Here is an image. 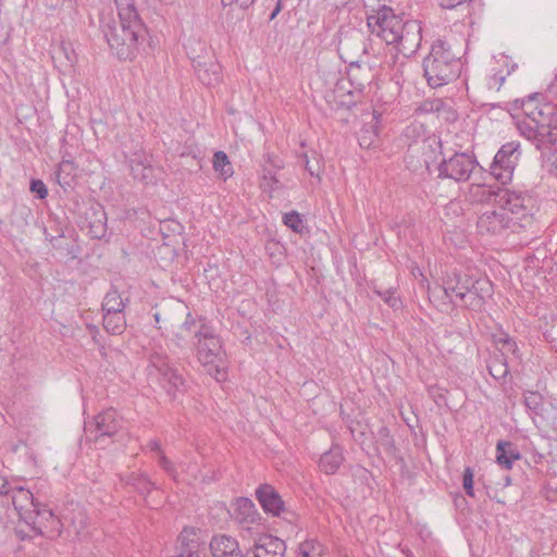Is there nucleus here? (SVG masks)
<instances>
[{
	"mask_svg": "<svg viewBox=\"0 0 557 557\" xmlns=\"http://www.w3.org/2000/svg\"><path fill=\"white\" fill-rule=\"evenodd\" d=\"M445 108V100L435 98L424 100L419 107V111L422 113H436L437 115L443 112Z\"/></svg>",
	"mask_w": 557,
	"mask_h": 557,
	"instance_id": "nucleus-41",
	"label": "nucleus"
},
{
	"mask_svg": "<svg viewBox=\"0 0 557 557\" xmlns=\"http://www.w3.org/2000/svg\"><path fill=\"white\" fill-rule=\"evenodd\" d=\"M261 187L269 191L277 190L281 187V183L274 171L267 169L263 170Z\"/></svg>",
	"mask_w": 557,
	"mask_h": 557,
	"instance_id": "nucleus-42",
	"label": "nucleus"
},
{
	"mask_svg": "<svg viewBox=\"0 0 557 557\" xmlns=\"http://www.w3.org/2000/svg\"><path fill=\"white\" fill-rule=\"evenodd\" d=\"M119 22L102 25V33L112 51L120 60H133L148 35L135 0H113Z\"/></svg>",
	"mask_w": 557,
	"mask_h": 557,
	"instance_id": "nucleus-1",
	"label": "nucleus"
},
{
	"mask_svg": "<svg viewBox=\"0 0 557 557\" xmlns=\"http://www.w3.org/2000/svg\"><path fill=\"white\" fill-rule=\"evenodd\" d=\"M539 94L529 95L527 98L516 100V103L520 102L521 110L523 111L524 117L522 120H531L535 117L539 106L542 104L537 101Z\"/></svg>",
	"mask_w": 557,
	"mask_h": 557,
	"instance_id": "nucleus-37",
	"label": "nucleus"
},
{
	"mask_svg": "<svg viewBox=\"0 0 557 557\" xmlns=\"http://www.w3.org/2000/svg\"><path fill=\"white\" fill-rule=\"evenodd\" d=\"M33 519L34 523H26V525L35 535H41L44 533L42 528L45 522L51 521V523L62 524L60 520L54 518L52 510L42 506L40 503H38L37 508H35Z\"/></svg>",
	"mask_w": 557,
	"mask_h": 557,
	"instance_id": "nucleus-27",
	"label": "nucleus"
},
{
	"mask_svg": "<svg viewBox=\"0 0 557 557\" xmlns=\"http://www.w3.org/2000/svg\"><path fill=\"white\" fill-rule=\"evenodd\" d=\"M482 169L474 153L469 151H456L448 158H443L438 163L437 177L441 180H451L455 183H465L470 181L475 169Z\"/></svg>",
	"mask_w": 557,
	"mask_h": 557,
	"instance_id": "nucleus-8",
	"label": "nucleus"
},
{
	"mask_svg": "<svg viewBox=\"0 0 557 557\" xmlns=\"http://www.w3.org/2000/svg\"><path fill=\"white\" fill-rule=\"evenodd\" d=\"M209 548L213 557H247V553L242 552L236 539L225 534L214 535Z\"/></svg>",
	"mask_w": 557,
	"mask_h": 557,
	"instance_id": "nucleus-20",
	"label": "nucleus"
},
{
	"mask_svg": "<svg viewBox=\"0 0 557 557\" xmlns=\"http://www.w3.org/2000/svg\"><path fill=\"white\" fill-rule=\"evenodd\" d=\"M200 326L195 331V348L198 361L209 375L218 382L226 380V360L220 337L207 319H200Z\"/></svg>",
	"mask_w": 557,
	"mask_h": 557,
	"instance_id": "nucleus-4",
	"label": "nucleus"
},
{
	"mask_svg": "<svg viewBox=\"0 0 557 557\" xmlns=\"http://www.w3.org/2000/svg\"><path fill=\"white\" fill-rule=\"evenodd\" d=\"M213 169L223 181H226L234 174L231 161L224 151H216L213 154Z\"/></svg>",
	"mask_w": 557,
	"mask_h": 557,
	"instance_id": "nucleus-32",
	"label": "nucleus"
},
{
	"mask_svg": "<svg viewBox=\"0 0 557 557\" xmlns=\"http://www.w3.org/2000/svg\"><path fill=\"white\" fill-rule=\"evenodd\" d=\"M11 492V486L8 481L0 476V495H9Z\"/></svg>",
	"mask_w": 557,
	"mask_h": 557,
	"instance_id": "nucleus-53",
	"label": "nucleus"
},
{
	"mask_svg": "<svg viewBox=\"0 0 557 557\" xmlns=\"http://www.w3.org/2000/svg\"><path fill=\"white\" fill-rule=\"evenodd\" d=\"M123 419L113 408H108L90 421H85L86 438L97 445H102L107 438H112L123 428Z\"/></svg>",
	"mask_w": 557,
	"mask_h": 557,
	"instance_id": "nucleus-10",
	"label": "nucleus"
},
{
	"mask_svg": "<svg viewBox=\"0 0 557 557\" xmlns=\"http://www.w3.org/2000/svg\"><path fill=\"white\" fill-rule=\"evenodd\" d=\"M88 329L90 331V334L95 337L97 334H99V329L96 325H88Z\"/></svg>",
	"mask_w": 557,
	"mask_h": 557,
	"instance_id": "nucleus-60",
	"label": "nucleus"
},
{
	"mask_svg": "<svg viewBox=\"0 0 557 557\" xmlns=\"http://www.w3.org/2000/svg\"><path fill=\"white\" fill-rule=\"evenodd\" d=\"M29 189L38 199H45L48 196V188L41 180H32Z\"/></svg>",
	"mask_w": 557,
	"mask_h": 557,
	"instance_id": "nucleus-48",
	"label": "nucleus"
},
{
	"mask_svg": "<svg viewBox=\"0 0 557 557\" xmlns=\"http://www.w3.org/2000/svg\"><path fill=\"white\" fill-rule=\"evenodd\" d=\"M223 7L232 5L234 2H230V0H221Z\"/></svg>",
	"mask_w": 557,
	"mask_h": 557,
	"instance_id": "nucleus-62",
	"label": "nucleus"
},
{
	"mask_svg": "<svg viewBox=\"0 0 557 557\" xmlns=\"http://www.w3.org/2000/svg\"><path fill=\"white\" fill-rule=\"evenodd\" d=\"M299 158H300V161H301V163H302L304 165H305V164H307V162H309V161H310L309 156H308V153H307V152L301 153V154L299 156Z\"/></svg>",
	"mask_w": 557,
	"mask_h": 557,
	"instance_id": "nucleus-59",
	"label": "nucleus"
},
{
	"mask_svg": "<svg viewBox=\"0 0 557 557\" xmlns=\"http://www.w3.org/2000/svg\"><path fill=\"white\" fill-rule=\"evenodd\" d=\"M69 531L77 537H84L88 533L89 519L84 510L78 509L70 518Z\"/></svg>",
	"mask_w": 557,
	"mask_h": 557,
	"instance_id": "nucleus-31",
	"label": "nucleus"
},
{
	"mask_svg": "<svg viewBox=\"0 0 557 557\" xmlns=\"http://www.w3.org/2000/svg\"><path fill=\"white\" fill-rule=\"evenodd\" d=\"M345 460L341 445L333 444L329 450L323 453L319 460V469L324 474H335Z\"/></svg>",
	"mask_w": 557,
	"mask_h": 557,
	"instance_id": "nucleus-22",
	"label": "nucleus"
},
{
	"mask_svg": "<svg viewBox=\"0 0 557 557\" xmlns=\"http://www.w3.org/2000/svg\"><path fill=\"white\" fill-rule=\"evenodd\" d=\"M131 174L135 180L148 182L152 176V166L146 153H134L129 160Z\"/></svg>",
	"mask_w": 557,
	"mask_h": 557,
	"instance_id": "nucleus-26",
	"label": "nucleus"
},
{
	"mask_svg": "<svg viewBox=\"0 0 557 557\" xmlns=\"http://www.w3.org/2000/svg\"><path fill=\"white\" fill-rule=\"evenodd\" d=\"M520 156V144L518 141L504 144L496 152L490 166L491 175L503 185L510 183Z\"/></svg>",
	"mask_w": 557,
	"mask_h": 557,
	"instance_id": "nucleus-11",
	"label": "nucleus"
},
{
	"mask_svg": "<svg viewBox=\"0 0 557 557\" xmlns=\"http://www.w3.org/2000/svg\"><path fill=\"white\" fill-rule=\"evenodd\" d=\"M12 504L17 511L20 519L25 523H34V511L38 506V500L34 497V494L22 486L11 487L10 492Z\"/></svg>",
	"mask_w": 557,
	"mask_h": 557,
	"instance_id": "nucleus-17",
	"label": "nucleus"
},
{
	"mask_svg": "<svg viewBox=\"0 0 557 557\" xmlns=\"http://www.w3.org/2000/svg\"><path fill=\"white\" fill-rule=\"evenodd\" d=\"M493 79H494V82H495V84H494V85L498 84V86H500V85L504 83V81H505V76H502V75H500V76L494 75V76H493Z\"/></svg>",
	"mask_w": 557,
	"mask_h": 557,
	"instance_id": "nucleus-58",
	"label": "nucleus"
},
{
	"mask_svg": "<svg viewBox=\"0 0 557 557\" xmlns=\"http://www.w3.org/2000/svg\"><path fill=\"white\" fill-rule=\"evenodd\" d=\"M281 11H282V0H278L274 10L270 14V21L274 20Z\"/></svg>",
	"mask_w": 557,
	"mask_h": 557,
	"instance_id": "nucleus-57",
	"label": "nucleus"
},
{
	"mask_svg": "<svg viewBox=\"0 0 557 557\" xmlns=\"http://www.w3.org/2000/svg\"><path fill=\"white\" fill-rule=\"evenodd\" d=\"M286 544L273 535L261 536L256 544L247 550V557H284Z\"/></svg>",
	"mask_w": 557,
	"mask_h": 557,
	"instance_id": "nucleus-19",
	"label": "nucleus"
},
{
	"mask_svg": "<svg viewBox=\"0 0 557 557\" xmlns=\"http://www.w3.org/2000/svg\"><path fill=\"white\" fill-rule=\"evenodd\" d=\"M147 374L150 381L157 382L172 398L185 391L183 373L169 361L165 351L160 347L148 356Z\"/></svg>",
	"mask_w": 557,
	"mask_h": 557,
	"instance_id": "nucleus-7",
	"label": "nucleus"
},
{
	"mask_svg": "<svg viewBox=\"0 0 557 557\" xmlns=\"http://www.w3.org/2000/svg\"><path fill=\"white\" fill-rule=\"evenodd\" d=\"M269 160L272 162L273 166L277 170L282 168L281 162L272 160V158H269Z\"/></svg>",
	"mask_w": 557,
	"mask_h": 557,
	"instance_id": "nucleus-61",
	"label": "nucleus"
},
{
	"mask_svg": "<svg viewBox=\"0 0 557 557\" xmlns=\"http://www.w3.org/2000/svg\"><path fill=\"white\" fill-rule=\"evenodd\" d=\"M305 170L311 175L319 177V165L313 166L310 161L307 162V164L304 165Z\"/></svg>",
	"mask_w": 557,
	"mask_h": 557,
	"instance_id": "nucleus-54",
	"label": "nucleus"
},
{
	"mask_svg": "<svg viewBox=\"0 0 557 557\" xmlns=\"http://www.w3.org/2000/svg\"><path fill=\"white\" fill-rule=\"evenodd\" d=\"M382 114L373 110L363 121L362 127L358 133V143L362 149H377L382 145L380 135Z\"/></svg>",
	"mask_w": 557,
	"mask_h": 557,
	"instance_id": "nucleus-14",
	"label": "nucleus"
},
{
	"mask_svg": "<svg viewBox=\"0 0 557 557\" xmlns=\"http://www.w3.org/2000/svg\"><path fill=\"white\" fill-rule=\"evenodd\" d=\"M377 442L388 455H395L397 451L395 440L387 426H381L377 431Z\"/></svg>",
	"mask_w": 557,
	"mask_h": 557,
	"instance_id": "nucleus-38",
	"label": "nucleus"
},
{
	"mask_svg": "<svg viewBox=\"0 0 557 557\" xmlns=\"http://www.w3.org/2000/svg\"><path fill=\"white\" fill-rule=\"evenodd\" d=\"M329 7L334 9H341L344 8L349 0H323Z\"/></svg>",
	"mask_w": 557,
	"mask_h": 557,
	"instance_id": "nucleus-52",
	"label": "nucleus"
},
{
	"mask_svg": "<svg viewBox=\"0 0 557 557\" xmlns=\"http://www.w3.org/2000/svg\"><path fill=\"white\" fill-rule=\"evenodd\" d=\"M128 299H123L121 294L115 289L111 288L104 296L101 310L102 313L113 311V312H123Z\"/></svg>",
	"mask_w": 557,
	"mask_h": 557,
	"instance_id": "nucleus-30",
	"label": "nucleus"
},
{
	"mask_svg": "<svg viewBox=\"0 0 557 557\" xmlns=\"http://www.w3.org/2000/svg\"><path fill=\"white\" fill-rule=\"evenodd\" d=\"M472 0H438V4L443 9L455 10L458 8H466Z\"/></svg>",
	"mask_w": 557,
	"mask_h": 557,
	"instance_id": "nucleus-49",
	"label": "nucleus"
},
{
	"mask_svg": "<svg viewBox=\"0 0 557 557\" xmlns=\"http://www.w3.org/2000/svg\"><path fill=\"white\" fill-rule=\"evenodd\" d=\"M76 166L73 160L63 158L57 171L58 182L61 186H71L75 176Z\"/></svg>",
	"mask_w": 557,
	"mask_h": 557,
	"instance_id": "nucleus-35",
	"label": "nucleus"
},
{
	"mask_svg": "<svg viewBox=\"0 0 557 557\" xmlns=\"http://www.w3.org/2000/svg\"><path fill=\"white\" fill-rule=\"evenodd\" d=\"M521 458L520 453L517 450L511 442L499 441L496 445V459L498 465L505 469H511L513 461Z\"/></svg>",
	"mask_w": 557,
	"mask_h": 557,
	"instance_id": "nucleus-28",
	"label": "nucleus"
},
{
	"mask_svg": "<svg viewBox=\"0 0 557 557\" xmlns=\"http://www.w3.org/2000/svg\"><path fill=\"white\" fill-rule=\"evenodd\" d=\"M497 344H502L503 348L506 349L508 352H511L513 355L518 351V345L516 341L510 337L507 333H500L499 336L496 338Z\"/></svg>",
	"mask_w": 557,
	"mask_h": 557,
	"instance_id": "nucleus-45",
	"label": "nucleus"
},
{
	"mask_svg": "<svg viewBox=\"0 0 557 557\" xmlns=\"http://www.w3.org/2000/svg\"><path fill=\"white\" fill-rule=\"evenodd\" d=\"M476 189L482 190L483 193L485 191V187L482 185H476Z\"/></svg>",
	"mask_w": 557,
	"mask_h": 557,
	"instance_id": "nucleus-64",
	"label": "nucleus"
},
{
	"mask_svg": "<svg viewBox=\"0 0 557 557\" xmlns=\"http://www.w3.org/2000/svg\"><path fill=\"white\" fill-rule=\"evenodd\" d=\"M373 292L392 309L398 310L401 308L403 302L397 295L396 288H387L384 290L374 289Z\"/></svg>",
	"mask_w": 557,
	"mask_h": 557,
	"instance_id": "nucleus-39",
	"label": "nucleus"
},
{
	"mask_svg": "<svg viewBox=\"0 0 557 557\" xmlns=\"http://www.w3.org/2000/svg\"><path fill=\"white\" fill-rule=\"evenodd\" d=\"M517 128L537 150L550 149L557 145V106L552 102L540 104L535 117L518 120Z\"/></svg>",
	"mask_w": 557,
	"mask_h": 557,
	"instance_id": "nucleus-5",
	"label": "nucleus"
},
{
	"mask_svg": "<svg viewBox=\"0 0 557 557\" xmlns=\"http://www.w3.org/2000/svg\"><path fill=\"white\" fill-rule=\"evenodd\" d=\"M324 545L313 537H308L298 546V557H322Z\"/></svg>",
	"mask_w": 557,
	"mask_h": 557,
	"instance_id": "nucleus-33",
	"label": "nucleus"
},
{
	"mask_svg": "<svg viewBox=\"0 0 557 557\" xmlns=\"http://www.w3.org/2000/svg\"><path fill=\"white\" fill-rule=\"evenodd\" d=\"M15 534L16 536L24 541V540H27V539H30L33 537V535H35L34 533L33 534H29V533H26L23 529H21L20 527L15 528Z\"/></svg>",
	"mask_w": 557,
	"mask_h": 557,
	"instance_id": "nucleus-55",
	"label": "nucleus"
},
{
	"mask_svg": "<svg viewBox=\"0 0 557 557\" xmlns=\"http://www.w3.org/2000/svg\"><path fill=\"white\" fill-rule=\"evenodd\" d=\"M237 508L243 511L245 521H253L255 505L248 498H240L237 502Z\"/></svg>",
	"mask_w": 557,
	"mask_h": 557,
	"instance_id": "nucleus-44",
	"label": "nucleus"
},
{
	"mask_svg": "<svg viewBox=\"0 0 557 557\" xmlns=\"http://www.w3.org/2000/svg\"><path fill=\"white\" fill-rule=\"evenodd\" d=\"M256 0H230V2H236L244 10L250 8Z\"/></svg>",
	"mask_w": 557,
	"mask_h": 557,
	"instance_id": "nucleus-56",
	"label": "nucleus"
},
{
	"mask_svg": "<svg viewBox=\"0 0 557 557\" xmlns=\"http://www.w3.org/2000/svg\"><path fill=\"white\" fill-rule=\"evenodd\" d=\"M334 96L338 98V104L346 109L356 106L360 96L357 95L355 88L350 87V83L345 76H342L335 84Z\"/></svg>",
	"mask_w": 557,
	"mask_h": 557,
	"instance_id": "nucleus-24",
	"label": "nucleus"
},
{
	"mask_svg": "<svg viewBox=\"0 0 557 557\" xmlns=\"http://www.w3.org/2000/svg\"><path fill=\"white\" fill-rule=\"evenodd\" d=\"M525 407L535 414H540L543 409V396L539 392H527L523 394Z\"/></svg>",
	"mask_w": 557,
	"mask_h": 557,
	"instance_id": "nucleus-40",
	"label": "nucleus"
},
{
	"mask_svg": "<svg viewBox=\"0 0 557 557\" xmlns=\"http://www.w3.org/2000/svg\"><path fill=\"white\" fill-rule=\"evenodd\" d=\"M159 466L164 470V472L172 478L173 480H176L178 472L175 467V465L164 455V453H160L159 456H157Z\"/></svg>",
	"mask_w": 557,
	"mask_h": 557,
	"instance_id": "nucleus-43",
	"label": "nucleus"
},
{
	"mask_svg": "<svg viewBox=\"0 0 557 557\" xmlns=\"http://www.w3.org/2000/svg\"><path fill=\"white\" fill-rule=\"evenodd\" d=\"M107 221L104 208L99 203H94L84 212L82 228H86L91 238L101 239L107 234Z\"/></svg>",
	"mask_w": 557,
	"mask_h": 557,
	"instance_id": "nucleus-16",
	"label": "nucleus"
},
{
	"mask_svg": "<svg viewBox=\"0 0 557 557\" xmlns=\"http://www.w3.org/2000/svg\"><path fill=\"white\" fill-rule=\"evenodd\" d=\"M102 325L109 334L121 335L126 329V318L124 311H109L102 313Z\"/></svg>",
	"mask_w": 557,
	"mask_h": 557,
	"instance_id": "nucleus-29",
	"label": "nucleus"
},
{
	"mask_svg": "<svg viewBox=\"0 0 557 557\" xmlns=\"http://www.w3.org/2000/svg\"><path fill=\"white\" fill-rule=\"evenodd\" d=\"M437 116L444 119L445 121L453 122L457 119V113L453 107L447 101H445V108L443 112H441V114Z\"/></svg>",
	"mask_w": 557,
	"mask_h": 557,
	"instance_id": "nucleus-50",
	"label": "nucleus"
},
{
	"mask_svg": "<svg viewBox=\"0 0 557 557\" xmlns=\"http://www.w3.org/2000/svg\"><path fill=\"white\" fill-rule=\"evenodd\" d=\"M429 299L442 312L458 307V302L454 299L449 292L446 293V284L435 285L428 289Z\"/></svg>",
	"mask_w": 557,
	"mask_h": 557,
	"instance_id": "nucleus-23",
	"label": "nucleus"
},
{
	"mask_svg": "<svg viewBox=\"0 0 557 557\" xmlns=\"http://www.w3.org/2000/svg\"><path fill=\"white\" fill-rule=\"evenodd\" d=\"M153 318H154L156 323H159V321H160V313H159V312H156V313L153 314Z\"/></svg>",
	"mask_w": 557,
	"mask_h": 557,
	"instance_id": "nucleus-63",
	"label": "nucleus"
},
{
	"mask_svg": "<svg viewBox=\"0 0 557 557\" xmlns=\"http://www.w3.org/2000/svg\"><path fill=\"white\" fill-rule=\"evenodd\" d=\"M345 77L350 83V87L355 88L358 96H362L373 78L370 66L359 63H351L347 69Z\"/></svg>",
	"mask_w": 557,
	"mask_h": 557,
	"instance_id": "nucleus-21",
	"label": "nucleus"
},
{
	"mask_svg": "<svg viewBox=\"0 0 557 557\" xmlns=\"http://www.w3.org/2000/svg\"><path fill=\"white\" fill-rule=\"evenodd\" d=\"M487 369L496 381H502L509 374V368L504 355L495 356L488 360Z\"/></svg>",
	"mask_w": 557,
	"mask_h": 557,
	"instance_id": "nucleus-34",
	"label": "nucleus"
},
{
	"mask_svg": "<svg viewBox=\"0 0 557 557\" xmlns=\"http://www.w3.org/2000/svg\"><path fill=\"white\" fill-rule=\"evenodd\" d=\"M121 482L125 485L131 486L138 494L146 496L153 488H156V484L150 480V478L144 472H131L123 476H121Z\"/></svg>",
	"mask_w": 557,
	"mask_h": 557,
	"instance_id": "nucleus-25",
	"label": "nucleus"
},
{
	"mask_svg": "<svg viewBox=\"0 0 557 557\" xmlns=\"http://www.w3.org/2000/svg\"><path fill=\"white\" fill-rule=\"evenodd\" d=\"M256 498L260 503L262 509L273 517H281L287 511L281 495L270 484H261L256 490Z\"/></svg>",
	"mask_w": 557,
	"mask_h": 557,
	"instance_id": "nucleus-18",
	"label": "nucleus"
},
{
	"mask_svg": "<svg viewBox=\"0 0 557 557\" xmlns=\"http://www.w3.org/2000/svg\"><path fill=\"white\" fill-rule=\"evenodd\" d=\"M421 23L417 20H406L398 33V38H396V41L393 45L396 46L399 53L406 58H410L416 54L421 46Z\"/></svg>",
	"mask_w": 557,
	"mask_h": 557,
	"instance_id": "nucleus-13",
	"label": "nucleus"
},
{
	"mask_svg": "<svg viewBox=\"0 0 557 557\" xmlns=\"http://www.w3.org/2000/svg\"><path fill=\"white\" fill-rule=\"evenodd\" d=\"M496 201L503 211L507 212L512 224L520 231L533 224L535 198L529 190L518 188H502L495 193Z\"/></svg>",
	"mask_w": 557,
	"mask_h": 557,
	"instance_id": "nucleus-6",
	"label": "nucleus"
},
{
	"mask_svg": "<svg viewBox=\"0 0 557 557\" xmlns=\"http://www.w3.org/2000/svg\"><path fill=\"white\" fill-rule=\"evenodd\" d=\"M446 293L460 300L458 307L471 311H482L486 299L493 295V284L488 278L474 277L468 272L454 270L444 278Z\"/></svg>",
	"mask_w": 557,
	"mask_h": 557,
	"instance_id": "nucleus-3",
	"label": "nucleus"
},
{
	"mask_svg": "<svg viewBox=\"0 0 557 557\" xmlns=\"http://www.w3.org/2000/svg\"><path fill=\"white\" fill-rule=\"evenodd\" d=\"M476 228L480 234L490 236L502 235L507 230L512 233L519 232L512 224V219H509L507 212L503 211L499 206L482 211L476 221Z\"/></svg>",
	"mask_w": 557,
	"mask_h": 557,
	"instance_id": "nucleus-12",
	"label": "nucleus"
},
{
	"mask_svg": "<svg viewBox=\"0 0 557 557\" xmlns=\"http://www.w3.org/2000/svg\"><path fill=\"white\" fill-rule=\"evenodd\" d=\"M367 24L373 35L380 37L387 45H393L398 38V33L405 21L392 8L381 5L368 16Z\"/></svg>",
	"mask_w": 557,
	"mask_h": 557,
	"instance_id": "nucleus-9",
	"label": "nucleus"
},
{
	"mask_svg": "<svg viewBox=\"0 0 557 557\" xmlns=\"http://www.w3.org/2000/svg\"><path fill=\"white\" fill-rule=\"evenodd\" d=\"M423 74L432 88L447 85L459 77L462 63L459 52L447 39L438 38L431 45L429 54L422 62Z\"/></svg>",
	"mask_w": 557,
	"mask_h": 557,
	"instance_id": "nucleus-2",
	"label": "nucleus"
},
{
	"mask_svg": "<svg viewBox=\"0 0 557 557\" xmlns=\"http://www.w3.org/2000/svg\"><path fill=\"white\" fill-rule=\"evenodd\" d=\"M200 319L203 317L196 318L190 312L186 314L184 322L181 324V330L186 332H194L199 329L201 322Z\"/></svg>",
	"mask_w": 557,
	"mask_h": 557,
	"instance_id": "nucleus-47",
	"label": "nucleus"
},
{
	"mask_svg": "<svg viewBox=\"0 0 557 557\" xmlns=\"http://www.w3.org/2000/svg\"><path fill=\"white\" fill-rule=\"evenodd\" d=\"M473 476H474L473 470L470 467H467L463 470V474H462V486L465 488L466 494L470 497L474 496Z\"/></svg>",
	"mask_w": 557,
	"mask_h": 557,
	"instance_id": "nucleus-46",
	"label": "nucleus"
},
{
	"mask_svg": "<svg viewBox=\"0 0 557 557\" xmlns=\"http://www.w3.org/2000/svg\"><path fill=\"white\" fill-rule=\"evenodd\" d=\"M284 224L297 234H304L307 232V225L302 215L297 211H290L283 215Z\"/></svg>",
	"mask_w": 557,
	"mask_h": 557,
	"instance_id": "nucleus-36",
	"label": "nucleus"
},
{
	"mask_svg": "<svg viewBox=\"0 0 557 557\" xmlns=\"http://www.w3.org/2000/svg\"><path fill=\"white\" fill-rule=\"evenodd\" d=\"M147 448L150 450V451H153L157 454V456L160 455V453H163L162 450V447H161V443L159 440L157 438H152L150 440L148 443H147Z\"/></svg>",
	"mask_w": 557,
	"mask_h": 557,
	"instance_id": "nucleus-51",
	"label": "nucleus"
},
{
	"mask_svg": "<svg viewBox=\"0 0 557 557\" xmlns=\"http://www.w3.org/2000/svg\"><path fill=\"white\" fill-rule=\"evenodd\" d=\"M198 79L207 87H214L222 81V67L212 57L198 55L191 59Z\"/></svg>",
	"mask_w": 557,
	"mask_h": 557,
	"instance_id": "nucleus-15",
	"label": "nucleus"
}]
</instances>
